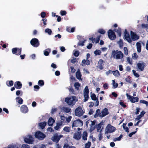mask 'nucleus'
Masks as SVG:
<instances>
[{"label":"nucleus","instance_id":"obj_1","mask_svg":"<svg viewBox=\"0 0 148 148\" xmlns=\"http://www.w3.org/2000/svg\"><path fill=\"white\" fill-rule=\"evenodd\" d=\"M124 55L122 52L120 51L113 50L111 55V57L116 59H119L123 58Z\"/></svg>","mask_w":148,"mask_h":148},{"label":"nucleus","instance_id":"obj_2","mask_svg":"<svg viewBox=\"0 0 148 148\" xmlns=\"http://www.w3.org/2000/svg\"><path fill=\"white\" fill-rule=\"evenodd\" d=\"M21 48H14L12 49V51L13 54H15L16 55H20V57L22 60H23L25 58V54L21 55L22 51Z\"/></svg>","mask_w":148,"mask_h":148},{"label":"nucleus","instance_id":"obj_3","mask_svg":"<svg viewBox=\"0 0 148 148\" xmlns=\"http://www.w3.org/2000/svg\"><path fill=\"white\" fill-rule=\"evenodd\" d=\"M35 136L36 138L40 140H43L46 137L45 135L40 131H38L36 132Z\"/></svg>","mask_w":148,"mask_h":148},{"label":"nucleus","instance_id":"obj_4","mask_svg":"<svg viewBox=\"0 0 148 148\" xmlns=\"http://www.w3.org/2000/svg\"><path fill=\"white\" fill-rule=\"evenodd\" d=\"M74 96L72 98L66 97L65 98V101L69 105L73 106L75 104V100Z\"/></svg>","mask_w":148,"mask_h":148},{"label":"nucleus","instance_id":"obj_5","mask_svg":"<svg viewBox=\"0 0 148 148\" xmlns=\"http://www.w3.org/2000/svg\"><path fill=\"white\" fill-rule=\"evenodd\" d=\"M84 113V112L83 110L80 106L78 107L75 110V115L79 117L82 116Z\"/></svg>","mask_w":148,"mask_h":148},{"label":"nucleus","instance_id":"obj_6","mask_svg":"<svg viewBox=\"0 0 148 148\" xmlns=\"http://www.w3.org/2000/svg\"><path fill=\"white\" fill-rule=\"evenodd\" d=\"M108 36L109 38L112 40H114L116 37L114 32L111 29H109L108 31Z\"/></svg>","mask_w":148,"mask_h":148},{"label":"nucleus","instance_id":"obj_7","mask_svg":"<svg viewBox=\"0 0 148 148\" xmlns=\"http://www.w3.org/2000/svg\"><path fill=\"white\" fill-rule=\"evenodd\" d=\"M28 138H25L24 139V141L25 143L28 144H32L34 141V138L31 135L28 136Z\"/></svg>","mask_w":148,"mask_h":148},{"label":"nucleus","instance_id":"obj_8","mask_svg":"<svg viewBox=\"0 0 148 148\" xmlns=\"http://www.w3.org/2000/svg\"><path fill=\"white\" fill-rule=\"evenodd\" d=\"M83 121L79 119H78L74 121L72 124V127H81L83 126Z\"/></svg>","mask_w":148,"mask_h":148},{"label":"nucleus","instance_id":"obj_9","mask_svg":"<svg viewBox=\"0 0 148 148\" xmlns=\"http://www.w3.org/2000/svg\"><path fill=\"white\" fill-rule=\"evenodd\" d=\"M31 44L34 47H37L40 45V43L38 40L36 38L32 39L30 41Z\"/></svg>","mask_w":148,"mask_h":148},{"label":"nucleus","instance_id":"obj_10","mask_svg":"<svg viewBox=\"0 0 148 148\" xmlns=\"http://www.w3.org/2000/svg\"><path fill=\"white\" fill-rule=\"evenodd\" d=\"M116 130L115 128L112 126L110 124H109L107 126L106 130V133H111L114 132Z\"/></svg>","mask_w":148,"mask_h":148},{"label":"nucleus","instance_id":"obj_11","mask_svg":"<svg viewBox=\"0 0 148 148\" xmlns=\"http://www.w3.org/2000/svg\"><path fill=\"white\" fill-rule=\"evenodd\" d=\"M126 96L127 98L129 99L130 101L132 103L137 102L138 101L139 98L138 97H134L133 96H131L127 93L126 94Z\"/></svg>","mask_w":148,"mask_h":148},{"label":"nucleus","instance_id":"obj_12","mask_svg":"<svg viewBox=\"0 0 148 148\" xmlns=\"http://www.w3.org/2000/svg\"><path fill=\"white\" fill-rule=\"evenodd\" d=\"M124 37L125 40L131 43L132 40L130 37L129 34L127 32L126 29H125L124 32Z\"/></svg>","mask_w":148,"mask_h":148},{"label":"nucleus","instance_id":"obj_13","mask_svg":"<svg viewBox=\"0 0 148 148\" xmlns=\"http://www.w3.org/2000/svg\"><path fill=\"white\" fill-rule=\"evenodd\" d=\"M62 136V135H60L59 136L57 134L54 135L53 137L52 138V140L55 142L57 143H58L60 140V138Z\"/></svg>","mask_w":148,"mask_h":148},{"label":"nucleus","instance_id":"obj_14","mask_svg":"<svg viewBox=\"0 0 148 148\" xmlns=\"http://www.w3.org/2000/svg\"><path fill=\"white\" fill-rule=\"evenodd\" d=\"M130 35L132 40L135 41L139 39V36L132 31H131Z\"/></svg>","mask_w":148,"mask_h":148},{"label":"nucleus","instance_id":"obj_15","mask_svg":"<svg viewBox=\"0 0 148 148\" xmlns=\"http://www.w3.org/2000/svg\"><path fill=\"white\" fill-rule=\"evenodd\" d=\"M21 111L23 113H26L28 112V108L25 105H22L20 108Z\"/></svg>","mask_w":148,"mask_h":148},{"label":"nucleus","instance_id":"obj_16","mask_svg":"<svg viewBox=\"0 0 148 148\" xmlns=\"http://www.w3.org/2000/svg\"><path fill=\"white\" fill-rule=\"evenodd\" d=\"M82 136L81 132H77L75 133L73 135V138L75 140H80Z\"/></svg>","mask_w":148,"mask_h":148},{"label":"nucleus","instance_id":"obj_17","mask_svg":"<svg viewBox=\"0 0 148 148\" xmlns=\"http://www.w3.org/2000/svg\"><path fill=\"white\" fill-rule=\"evenodd\" d=\"M101 117L102 118L106 116L107 115L109 112L108 111V109L107 108H105L104 109L102 110L101 111Z\"/></svg>","mask_w":148,"mask_h":148},{"label":"nucleus","instance_id":"obj_18","mask_svg":"<svg viewBox=\"0 0 148 148\" xmlns=\"http://www.w3.org/2000/svg\"><path fill=\"white\" fill-rule=\"evenodd\" d=\"M22 84L19 81L16 82L14 84V87L17 89H20L22 87Z\"/></svg>","mask_w":148,"mask_h":148},{"label":"nucleus","instance_id":"obj_19","mask_svg":"<svg viewBox=\"0 0 148 148\" xmlns=\"http://www.w3.org/2000/svg\"><path fill=\"white\" fill-rule=\"evenodd\" d=\"M138 69L141 71H143L144 69L145 63L143 62L142 63H138L137 64Z\"/></svg>","mask_w":148,"mask_h":148},{"label":"nucleus","instance_id":"obj_20","mask_svg":"<svg viewBox=\"0 0 148 148\" xmlns=\"http://www.w3.org/2000/svg\"><path fill=\"white\" fill-rule=\"evenodd\" d=\"M104 61L103 60L100 59L98 62V68L100 70H102L103 68V66L104 65Z\"/></svg>","mask_w":148,"mask_h":148},{"label":"nucleus","instance_id":"obj_21","mask_svg":"<svg viewBox=\"0 0 148 148\" xmlns=\"http://www.w3.org/2000/svg\"><path fill=\"white\" fill-rule=\"evenodd\" d=\"M114 31L117 33L118 36L121 37V30L120 27H118L117 29H114Z\"/></svg>","mask_w":148,"mask_h":148},{"label":"nucleus","instance_id":"obj_22","mask_svg":"<svg viewBox=\"0 0 148 148\" xmlns=\"http://www.w3.org/2000/svg\"><path fill=\"white\" fill-rule=\"evenodd\" d=\"M55 122V120L51 117L49 118V119L48 124L49 126H52L53 123Z\"/></svg>","mask_w":148,"mask_h":148},{"label":"nucleus","instance_id":"obj_23","mask_svg":"<svg viewBox=\"0 0 148 148\" xmlns=\"http://www.w3.org/2000/svg\"><path fill=\"white\" fill-rule=\"evenodd\" d=\"M136 45L137 51L139 53L141 52V43L139 42H137L136 44Z\"/></svg>","mask_w":148,"mask_h":148},{"label":"nucleus","instance_id":"obj_24","mask_svg":"<svg viewBox=\"0 0 148 148\" xmlns=\"http://www.w3.org/2000/svg\"><path fill=\"white\" fill-rule=\"evenodd\" d=\"M101 114L100 110L98 109L97 110L95 114L94 115V118H97L98 116L101 117Z\"/></svg>","mask_w":148,"mask_h":148},{"label":"nucleus","instance_id":"obj_25","mask_svg":"<svg viewBox=\"0 0 148 148\" xmlns=\"http://www.w3.org/2000/svg\"><path fill=\"white\" fill-rule=\"evenodd\" d=\"M111 71L112 72L113 75L116 77H118L120 75V73L118 70H116L115 71H111L109 70V73H110V72Z\"/></svg>","mask_w":148,"mask_h":148},{"label":"nucleus","instance_id":"obj_26","mask_svg":"<svg viewBox=\"0 0 148 148\" xmlns=\"http://www.w3.org/2000/svg\"><path fill=\"white\" fill-rule=\"evenodd\" d=\"M16 101L19 104H21L23 103V101L22 98L18 97L16 98Z\"/></svg>","mask_w":148,"mask_h":148},{"label":"nucleus","instance_id":"obj_27","mask_svg":"<svg viewBox=\"0 0 148 148\" xmlns=\"http://www.w3.org/2000/svg\"><path fill=\"white\" fill-rule=\"evenodd\" d=\"M76 78L78 79H81L82 75L79 70H78L76 73Z\"/></svg>","mask_w":148,"mask_h":148},{"label":"nucleus","instance_id":"obj_28","mask_svg":"<svg viewBox=\"0 0 148 148\" xmlns=\"http://www.w3.org/2000/svg\"><path fill=\"white\" fill-rule=\"evenodd\" d=\"M47 122L44 121L43 122H41L39 124V125L41 129H43L45 128V126L46 125Z\"/></svg>","mask_w":148,"mask_h":148},{"label":"nucleus","instance_id":"obj_29","mask_svg":"<svg viewBox=\"0 0 148 148\" xmlns=\"http://www.w3.org/2000/svg\"><path fill=\"white\" fill-rule=\"evenodd\" d=\"M51 51V49H46L44 51V54L46 56H48L49 53H50Z\"/></svg>","mask_w":148,"mask_h":148},{"label":"nucleus","instance_id":"obj_30","mask_svg":"<svg viewBox=\"0 0 148 148\" xmlns=\"http://www.w3.org/2000/svg\"><path fill=\"white\" fill-rule=\"evenodd\" d=\"M88 136V133L86 131L84 132L82 136V139L84 140H87V136Z\"/></svg>","mask_w":148,"mask_h":148},{"label":"nucleus","instance_id":"obj_31","mask_svg":"<svg viewBox=\"0 0 148 148\" xmlns=\"http://www.w3.org/2000/svg\"><path fill=\"white\" fill-rule=\"evenodd\" d=\"M82 63L84 65H88L90 64V61L88 60H83L82 61Z\"/></svg>","mask_w":148,"mask_h":148},{"label":"nucleus","instance_id":"obj_32","mask_svg":"<svg viewBox=\"0 0 148 148\" xmlns=\"http://www.w3.org/2000/svg\"><path fill=\"white\" fill-rule=\"evenodd\" d=\"M6 84L8 86H11L13 85L14 82L12 80L8 81L6 82Z\"/></svg>","mask_w":148,"mask_h":148},{"label":"nucleus","instance_id":"obj_33","mask_svg":"<svg viewBox=\"0 0 148 148\" xmlns=\"http://www.w3.org/2000/svg\"><path fill=\"white\" fill-rule=\"evenodd\" d=\"M74 86L75 89L78 90L79 87L80 86V85L79 82H75L74 84Z\"/></svg>","mask_w":148,"mask_h":148},{"label":"nucleus","instance_id":"obj_34","mask_svg":"<svg viewBox=\"0 0 148 148\" xmlns=\"http://www.w3.org/2000/svg\"><path fill=\"white\" fill-rule=\"evenodd\" d=\"M63 130L67 132H69L71 131V128L68 126H66L63 128Z\"/></svg>","mask_w":148,"mask_h":148},{"label":"nucleus","instance_id":"obj_35","mask_svg":"<svg viewBox=\"0 0 148 148\" xmlns=\"http://www.w3.org/2000/svg\"><path fill=\"white\" fill-rule=\"evenodd\" d=\"M118 44L119 45V47L121 49L123 47V44L122 40H120L118 42Z\"/></svg>","mask_w":148,"mask_h":148},{"label":"nucleus","instance_id":"obj_36","mask_svg":"<svg viewBox=\"0 0 148 148\" xmlns=\"http://www.w3.org/2000/svg\"><path fill=\"white\" fill-rule=\"evenodd\" d=\"M123 137V135L122 134H121L120 136L117 138H114L113 140L114 142H115L117 141H120L121 140V138Z\"/></svg>","mask_w":148,"mask_h":148},{"label":"nucleus","instance_id":"obj_37","mask_svg":"<svg viewBox=\"0 0 148 148\" xmlns=\"http://www.w3.org/2000/svg\"><path fill=\"white\" fill-rule=\"evenodd\" d=\"M44 82L43 80H40L38 82V84L40 86H42L44 85Z\"/></svg>","mask_w":148,"mask_h":148},{"label":"nucleus","instance_id":"obj_38","mask_svg":"<svg viewBox=\"0 0 148 148\" xmlns=\"http://www.w3.org/2000/svg\"><path fill=\"white\" fill-rule=\"evenodd\" d=\"M42 21H43V25H41V27H45V25H47V23L46 22L47 21V20L46 18H43L42 20ZM40 25H42V23H41L40 24Z\"/></svg>","mask_w":148,"mask_h":148},{"label":"nucleus","instance_id":"obj_39","mask_svg":"<svg viewBox=\"0 0 148 148\" xmlns=\"http://www.w3.org/2000/svg\"><path fill=\"white\" fill-rule=\"evenodd\" d=\"M90 97L94 101H96L97 100L96 95L94 93H92L91 94Z\"/></svg>","mask_w":148,"mask_h":148},{"label":"nucleus","instance_id":"obj_40","mask_svg":"<svg viewBox=\"0 0 148 148\" xmlns=\"http://www.w3.org/2000/svg\"><path fill=\"white\" fill-rule=\"evenodd\" d=\"M84 94V101L86 102L87 101L88 99L89 98L88 94Z\"/></svg>","mask_w":148,"mask_h":148},{"label":"nucleus","instance_id":"obj_41","mask_svg":"<svg viewBox=\"0 0 148 148\" xmlns=\"http://www.w3.org/2000/svg\"><path fill=\"white\" fill-rule=\"evenodd\" d=\"M98 32L101 34H104L105 33L106 31L103 29H99Z\"/></svg>","mask_w":148,"mask_h":148},{"label":"nucleus","instance_id":"obj_42","mask_svg":"<svg viewBox=\"0 0 148 148\" xmlns=\"http://www.w3.org/2000/svg\"><path fill=\"white\" fill-rule=\"evenodd\" d=\"M112 84L114 88H115L118 87V84L117 83H115V81L114 80H112Z\"/></svg>","mask_w":148,"mask_h":148},{"label":"nucleus","instance_id":"obj_43","mask_svg":"<svg viewBox=\"0 0 148 148\" xmlns=\"http://www.w3.org/2000/svg\"><path fill=\"white\" fill-rule=\"evenodd\" d=\"M94 53L95 55H99L101 54V51L97 49L94 52Z\"/></svg>","mask_w":148,"mask_h":148},{"label":"nucleus","instance_id":"obj_44","mask_svg":"<svg viewBox=\"0 0 148 148\" xmlns=\"http://www.w3.org/2000/svg\"><path fill=\"white\" fill-rule=\"evenodd\" d=\"M131 77L129 76L125 78V80L127 82L131 83L132 81H131Z\"/></svg>","mask_w":148,"mask_h":148},{"label":"nucleus","instance_id":"obj_45","mask_svg":"<svg viewBox=\"0 0 148 148\" xmlns=\"http://www.w3.org/2000/svg\"><path fill=\"white\" fill-rule=\"evenodd\" d=\"M119 104L121 106H122L124 108H125L126 107V105L123 102L122 100H120Z\"/></svg>","mask_w":148,"mask_h":148},{"label":"nucleus","instance_id":"obj_46","mask_svg":"<svg viewBox=\"0 0 148 148\" xmlns=\"http://www.w3.org/2000/svg\"><path fill=\"white\" fill-rule=\"evenodd\" d=\"M84 94H89V89L88 86H86L84 89Z\"/></svg>","mask_w":148,"mask_h":148},{"label":"nucleus","instance_id":"obj_47","mask_svg":"<svg viewBox=\"0 0 148 148\" xmlns=\"http://www.w3.org/2000/svg\"><path fill=\"white\" fill-rule=\"evenodd\" d=\"M86 41V40H84L82 42L79 41V42L77 44V45L78 46H83L84 45V44Z\"/></svg>","mask_w":148,"mask_h":148},{"label":"nucleus","instance_id":"obj_48","mask_svg":"<svg viewBox=\"0 0 148 148\" xmlns=\"http://www.w3.org/2000/svg\"><path fill=\"white\" fill-rule=\"evenodd\" d=\"M45 32L48 33L49 35H51V34L52 31L51 29L47 28L45 29Z\"/></svg>","mask_w":148,"mask_h":148},{"label":"nucleus","instance_id":"obj_49","mask_svg":"<svg viewBox=\"0 0 148 148\" xmlns=\"http://www.w3.org/2000/svg\"><path fill=\"white\" fill-rule=\"evenodd\" d=\"M124 51V53L125 55L127 56L128 54V50L127 48V47H124L123 48Z\"/></svg>","mask_w":148,"mask_h":148},{"label":"nucleus","instance_id":"obj_50","mask_svg":"<svg viewBox=\"0 0 148 148\" xmlns=\"http://www.w3.org/2000/svg\"><path fill=\"white\" fill-rule=\"evenodd\" d=\"M91 146V142L90 141H88L87 143L85 144V148H90Z\"/></svg>","mask_w":148,"mask_h":148},{"label":"nucleus","instance_id":"obj_51","mask_svg":"<svg viewBox=\"0 0 148 148\" xmlns=\"http://www.w3.org/2000/svg\"><path fill=\"white\" fill-rule=\"evenodd\" d=\"M133 73L134 74V75L136 77H138L140 76V75L138 73H136V71L134 70H133L132 71Z\"/></svg>","mask_w":148,"mask_h":148},{"label":"nucleus","instance_id":"obj_52","mask_svg":"<svg viewBox=\"0 0 148 148\" xmlns=\"http://www.w3.org/2000/svg\"><path fill=\"white\" fill-rule=\"evenodd\" d=\"M102 125V124H101V123L98 124V125L97 126V132H99V131L101 130Z\"/></svg>","mask_w":148,"mask_h":148},{"label":"nucleus","instance_id":"obj_53","mask_svg":"<svg viewBox=\"0 0 148 148\" xmlns=\"http://www.w3.org/2000/svg\"><path fill=\"white\" fill-rule=\"evenodd\" d=\"M138 56L136 53H134V55L132 56V58L134 60H137L138 58Z\"/></svg>","mask_w":148,"mask_h":148},{"label":"nucleus","instance_id":"obj_54","mask_svg":"<svg viewBox=\"0 0 148 148\" xmlns=\"http://www.w3.org/2000/svg\"><path fill=\"white\" fill-rule=\"evenodd\" d=\"M34 90L36 91H37L40 88L39 86L37 85L34 86Z\"/></svg>","mask_w":148,"mask_h":148},{"label":"nucleus","instance_id":"obj_55","mask_svg":"<svg viewBox=\"0 0 148 148\" xmlns=\"http://www.w3.org/2000/svg\"><path fill=\"white\" fill-rule=\"evenodd\" d=\"M64 110L65 112L68 113L71 112V109L69 108H65Z\"/></svg>","mask_w":148,"mask_h":148},{"label":"nucleus","instance_id":"obj_56","mask_svg":"<svg viewBox=\"0 0 148 148\" xmlns=\"http://www.w3.org/2000/svg\"><path fill=\"white\" fill-rule=\"evenodd\" d=\"M21 148H30V147L27 145L23 144L22 145Z\"/></svg>","mask_w":148,"mask_h":148},{"label":"nucleus","instance_id":"obj_57","mask_svg":"<svg viewBox=\"0 0 148 148\" xmlns=\"http://www.w3.org/2000/svg\"><path fill=\"white\" fill-rule=\"evenodd\" d=\"M60 14L62 16L65 15L66 14V12L64 10H61L60 12Z\"/></svg>","mask_w":148,"mask_h":148},{"label":"nucleus","instance_id":"obj_58","mask_svg":"<svg viewBox=\"0 0 148 148\" xmlns=\"http://www.w3.org/2000/svg\"><path fill=\"white\" fill-rule=\"evenodd\" d=\"M79 54V51H76L73 54L75 57H78Z\"/></svg>","mask_w":148,"mask_h":148},{"label":"nucleus","instance_id":"obj_59","mask_svg":"<svg viewBox=\"0 0 148 148\" xmlns=\"http://www.w3.org/2000/svg\"><path fill=\"white\" fill-rule=\"evenodd\" d=\"M127 60L128 62L131 65H132V60L130 59V58L129 57H127Z\"/></svg>","mask_w":148,"mask_h":148},{"label":"nucleus","instance_id":"obj_60","mask_svg":"<svg viewBox=\"0 0 148 148\" xmlns=\"http://www.w3.org/2000/svg\"><path fill=\"white\" fill-rule=\"evenodd\" d=\"M140 102L141 103L145 104L147 106H148V102L145 100H140Z\"/></svg>","mask_w":148,"mask_h":148},{"label":"nucleus","instance_id":"obj_61","mask_svg":"<svg viewBox=\"0 0 148 148\" xmlns=\"http://www.w3.org/2000/svg\"><path fill=\"white\" fill-rule=\"evenodd\" d=\"M61 122L63 123L65 121H66V117L64 116H62L61 117Z\"/></svg>","mask_w":148,"mask_h":148},{"label":"nucleus","instance_id":"obj_62","mask_svg":"<svg viewBox=\"0 0 148 148\" xmlns=\"http://www.w3.org/2000/svg\"><path fill=\"white\" fill-rule=\"evenodd\" d=\"M61 124L57 123V125L54 127V129L56 130H58L59 128V126Z\"/></svg>","mask_w":148,"mask_h":148},{"label":"nucleus","instance_id":"obj_63","mask_svg":"<svg viewBox=\"0 0 148 148\" xmlns=\"http://www.w3.org/2000/svg\"><path fill=\"white\" fill-rule=\"evenodd\" d=\"M46 15V13L45 12H42L40 14L42 18H45V17Z\"/></svg>","mask_w":148,"mask_h":148},{"label":"nucleus","instance_id":"obj_64","mask_svg":"<svg viewBox=\"0 0 148 148\" xmlns=\"http://www.w3.org/2000/svg\"><path fill=\"white\" fill-rule=\"evenodd\" d=\"M103 87L105 89H108V84L107 83H105L103 85Z\"/></svg>","mask_w":148,"mask_h":148}]
</instances>
